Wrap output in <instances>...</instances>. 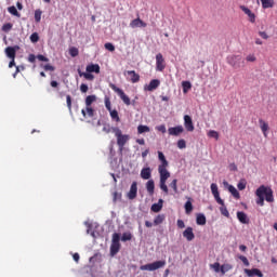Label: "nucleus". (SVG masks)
I'll return each mask as SVG.
<instances>
[{
  "label": "nucleus",
  "instance_id": "1",
  "mask_svg": "<svg viewBox=\"0 0 277 277\" xmlns=\"http://www.w3.org/2000/svg\"><path fill=\"white\" fill-rule=\"evenodd\" d=\"M255 195L258 196L256 205L260 207L265 206V200L266 202H274V190H272V187L261 185L256 189Z\"/></svg>",
  "mask_w": 277,
  "mask_h": 277
},
{
  "label": "nucleus",
  "instance_id": "2",
  "mask_svg": "<svg viewBox=\"0 0 277 277\" xmlns=\"http://www.w3.org/2000/svg\"><path fill=\"white\" fill-rule=\"evenodd\" d=\"M111 131L117 137L118 147L122 150L131 137L128 134H122V130H120V128H111Z\"/></svg>",
  "mask_w": 277,
  "mask_h": 277
},
{
  "label": "nucleus",
  "instance_id": "3",
  "mask_svg": "<svg viewBox=\"0 0 277 277\" xmlns=\"http://www.w3.org/2000/svg\"><path fill=\"white\" fill-rule=\"evenodd\" d=\"M161 267H166V261H156L149 264H145L140 266L141 272H155L157 269H161Z\"/></svg>",
  "mask_w": 277,
  "mask_h": 277
},
{
  "label": "nucleus",
  "instance_id": "4",
  "mask_svg": "<svg viewBox=\"0 0 277 277\" xmlns=\"http://www.w3.org/2000/svg\"><path fill=\"white\" fill-rule=\"evenodd\" d=\"M120 252V234H113V240L110 245V256H116Z\"/></svg>",
  "mask_w": 277,
  "mask_h": 277
},
{
  "label": "nucleus",
  "instance_id": "5",
  "mask_svg": "<svg viewBox=\"0 0 277 277\" xmlns=\"http://www.w3.org/2000/svg\"><path fill=\"white\" fill-rule=\"evenodd\" d=\"M109 88H111L116 94L121 98V101L124 103V105H131V98L128 97L127 93L120 88H118L116 84L110 83Z\"/></svg>",
  "mask_w": 277,
  "mask_h": 277
},
{
  "label": "nucleus",
  "instance_id": "6",
  "mask_svg": "<svg viewBox=\"0 0 277 277\" xmlns=\"http://www.w3.org/2000/svg\"><path fill=\"white\" fill-rule=\"evenodd\" d=\"M156 70H158V72L166 70V58H163V54L161 53L156 55Z\"/></svg>",
  "mask_w": 277,
  "mask_h": 277
},
{
  "label": "nucleus",
  "instance_id": "7",
  "mask_svg": "<svg viewBox=\"0 0 277 277\" xmlns=\"http://www.w3.org/2000/svg\"><path fill=\"white\" fill-rule=\"evenodd\" d=\"M210 189L217 205H224V200L220 197V190L217 189V184L212 183L210 186Z\"/></svg>",
  "mask_w": 277,
  "mask_h": 277
},
{
  "label": "nucleus",
  "instance_id": "8",
  "mask_svg": "<svg viewBox=\"0 0 277 277\" xmlns=\"http://www.w3.org/2000/svg\"><path fill=\"white\" fill-rule=\"evenodd\" d=\"M159 85H161V81L159 79H153L148 84L144 85V90L145 92H155Z\"/></svg>",
  "mask_w": 277,
  "mask_h": 277
},
{
  "label": "nucleus",
  "instance_id": "9",
  "mask_svg": "<svg viewBox=\"0 0 277 277\" xmlns=\"http://www.w3.org/2000/svg\"><path fill=\"white\" fill-rule=\"evenodd\" d=\"M124 77H128V80L131 83H137L140 81V74L135 72V70H127L123 72Z\"/></svg>",
  "mask_w": 277,
  "mask_h": 277
},
{
  "label": "nucleus",
  "instance_id": "10",
  "mask_svg": "<svg viewBox=\"0 0 277 277\" xmlns=\"http://www.w3.org/2000/svg\"><path fill=\"white\" fill-rule=\"evenodd\" d=\"M239 62H241L240 55L227 56V64H229V66H233V68H237V66H239Z\"/></svg>",
  "mask_w": 277,
  "mask_h": 277
},
{
  "label": "nucleus",
  "instance_id": "11",
  "mask_svg": "<svg viewBox=\"0 0 277 277\" xmlns=\"http://www.w3.org/2000/svg\"><path fill=\"white\" fill-rule=\"evenodd\" d=\"M129 200H135L137 198V182L131 184L130 190L128 193Z\"/></svg>",
  "mask_w": 277,
  "mask_h": 277
},
{
  "label": "nucleus",
  "instance_id": "12",
  "mask_svg": "<svg viewBox=\"0 0 277 277\" xmlns=\"http://www.w3.org/2000/svg\"><path fill=\"white\" fill-rule=\"evenodd\" d=\"M151 176L153 169H150V167H145L141 170V179H143V181H150Z\"/></svg>",
  "mask_w": 277,
  "mask_h": 277
},
{
  "label": "nucleus",
  "instance_id": "13",
  "mask_svg": "<svg viewBox=\"0 0 277 277\" xmlns=\"http://www.w3.org/2000/svg\"><path fill=\"white\" fill-rule=\"evenodd\" d=\"M183 238L188 241H194V239H196V235L194 234V228L186 227V229L183 232Z\"/></svg>",
  "mask_w": 277,
  "mask_h": 277
},
{
  "label": "nucleus",
  "instance_id": "14",
  "mask_svg": "<svg viewBox=\"0 0 277 277\" xmlns=\"http://www.w3.org/2000/svg\"><path fill=\"white\" fill-rule=\"evenodd\" d=\"M240 10L247 14L250 23H256V15L252 13L250 9H248L246 5H240Z\"/></svg>",
  "mask_w": 277,
  "mask_h": 277
},
{
  "label": "nucleus",
  "instance_id": "15",
  "mask_svg": "<svg viewBox=\"0 0 277 277\" xmlns=\"http://www.w3.org/2000/svg\"><path fill=\"white\" fill-rule=\"evenodd\" d=\"M184 127L188 132H192L195 129L194 121L192 120V117L189 115L184 116Z\"/></svg>",
  "mask_w": 277,
  "mask_h": 277
},
{
  "label": "nucleus",
  "instance_id": "16",
  "mask_svg": "<svg viewBox=\"0 0 277 277\" xmlns=\"http://www.w3.org/2000/svg\"><path fill=\"white\" fill-rule=\"evenodd\" d=\"M185 129H183V126H176L168 129L169 135H173L175 137H177V135H181V133H183Z\"/></svg>",
  "mask_w": 277,
  "mask_h": 277
},
{
  "label": "nucleus",
  "instance_id": "17",
  "mask_svg": "<svg viewBox=\"0 0 277 277\" xmlns=\"http://www.w3.org/2000/svg\"><path fill=\"white\" fill-rule=\"evenodd\" d=\"M168 167H158V172L160 174V181H168L170 177V172Z\"/></svg>",
  "mask_w": 277,
  "mask_h": 277
},
{
  "label": "nucleus",
  "instance_id": "18",
  "mask_svg": "<svg viewBox=\"0 0 277 277\" xmlns=\"http://www.w3.org/2000/svg\"><path fill=\"white\" fill-rule=\"evenodd\" d=\"M223 185L227 187L228 192L232 194V196L236 198V200H239V198H241V195H239V190H237L235 186L228 185V182H223Z\"/></svg>",
  "mask_w": 277,
  "mask_h": 277
},
{
  "label": "nucleus",
  "instance_id": "19",
  "mask_svg": "<svg viewBox=\"0 0 277 277\" xmlns=\"http://www.w3.org/2000/svg\"><path fill=\"white\" fill-rule=\"evenodd\" d=\"M260 129L264 135V137H267V132L269 131V123L263 119H259Z\"/></svg>",
  "mask_w": 277,
  "mask_h": 277
},
{
  "label": "nucleus",
  "instance_id": "20",
  "mask_svg": "<svg viewBox=\"0 0 277 277\" xmlns=\"http://www.w3.org/2000/svg\"><path fill=\"white\" fill-rule=\"evenodd\" d=\"M245 274H247V276L249 277H254V276L263 277V273L259 268H252V269L245 268Z\"/></svg>",
  "mask_w": 277,
  "mask_h": 277
},
{
  "label": "nucleus",
  "instance_id": "21",
  "mask_svg": "<svg viewBox=\"0 0 277 277\" xmlns=\"http://www.w3.org/2000/svg\"><path fill=\"white\" fill-rule=\"evenodd\" d=\"M237 219L240 222V224H250V219L248 217V214L243 211L237 212Z\"/></svg>",
  "mask_w": 277,
  "mask_h": 277
},
{
  "label": "nucleus",
  "instance_id": "22",
  "mask_svg": "<svg viewBox=\"0 0 277 277\" xmlns=\"http://www.w3.org/2000/svg\"><path fill=\"white\" fill-rule=\"evenodd\" d=\"M4 53L9 60H16V49L14 47L5 48Z\"/></svg>",
  "mask_w": 277,
  "mask_h": 277
},
{
  "label": "nucleus",
  "instance_id": "23",
  "mask_svg": "<svg viewBox=\"0 0 277 277\" xmlns=\"http://www.w3.org/2000/svg\"><path fill=\"white\" fill-rule=\"evenodd\" d=\"M83 118H94V108L92 106H85V109L81 110Z\"/></svg>",
  "mask_w": 277,
  "mask_h": 277
},
{
  "label": "nucleus",
  "instance_id": "24",
  "mask_svg": "<svg viewBox=\"0 0 277 277\" xmlns=\"http://www.w3.org/2000/svg\"><path fill=\"white\" fill-rule=\"evenodd\" d=\"M146 190L149 196L155 194V180H148L146 183Z\"/></svg>",
  "mask_w": 277,
  "mask_h": 277
},
{
  "label": "nucleus",
  "instance_id": "25",
  "mask_svg": "<svg viewBox=\"0 0 277 277\" xmlns=\"http://www.w3.org/2000/svg\"><path fill=\"white\" fill-rule=\"evenodd\" d=\"M130 27H132V29H135V27H146V23L141 18H135L130 23Z\"/></svg>",
  "mask_w": 277,
  "mask_h": 277
},
{
  "label": "nucleus",
  "instance_id": "26",
  "mask_svg": "<svg viewBox=\"0 0 277 277\" xmlns=\"http://www.w3.org/2000/svg\"><path fill=\"white\" fill-rule=\"evenodd\" d=\"M87 72H96V75H98V72H101V66H98V64L88 65Z\"/></svg>",
  "mask_w": 277,
  "mask_h": 277
},
{
  "label": "nucleus",
  "instance_id": "27",
  "mask_svg": "<svg viewBox=\"0 0 277 277\" xmlns=\"http://www.w3.org/2000/svg\"><path fill=\"white\" fill-rule=\"evenodd\" d=\"M161 209H163V199H159L158 203L151 206V211H154V213H159Z\"/></svg>",
  "mask_w": 277,
  "mask_h": 277
},
{
  "label": "nucleus",
  "instance_id": "28",
  "mask_svg": "<svg viewBox=\"0 0 277 277\" xmlns=\"http://www.w3.org/2000/svg\"><path fill=\"white\" fill-rule=\"evenodd\" d=\"M196 224H198V226H205V224H207V216L202 213L197 214Z\"/></svg>",
  "mask_w": 277,
  "mask_h": 277
},
{
  "label": "nucleus",
  "instance_id": "29",
  "mask_svg": "<svg viewBox=\"0 0 277 277\" xmlns=\"http://www.w3.org/2000/svg\"><path fill=\"white\" fill-rule=\"evenodd\" d=\"M158 159L161 161V164L159 167H168V160L166 159V155H163V151H158Z\"/></svg>",
  "mask_w": 277,
  "mask_h": 277
},
{
  "label": "nucleus",
  "instance_id": "30",
  "mask_svg": "<svg viewBox=\"0 0 277 277\" xmlns=\"http://www.w3.org/2000/svg\"><path fill=\"white\" fill-rule=\"evenodd\" d=\"M166 221V214H158L154 220V225L159 226V224H163Z\"/></svg>",
  "mask_w": 277,
  "mask_h": 277
},
{
  "label": "nucleus",
  "instance_id": "31",
  "mask_svg": "<svg viewBox=\"0 0 277 277\" xmlns=\"http://www.w3.org/2000/svg\"><path fill=\"white\" fill-rule=\"evenodd\" d=\"M108 111H109L110 118H111V120H114V122H120V116L118 115V110L111 109Z\"/></svg>",
  "mask_w": 277,
  "mask_h": 277
},
{
  "label": "nucleus",
  "instance_id": "32",
  "mask_svg": "<svg viewBox=\"0 0 277 277\" xmlns=\"http://www.w3.org/2000/svg\"><path fill=\"white\" fill-rule=\"evenodd\" d=\"M262 8L267 10L269 8H274V0H261Z\"/></svg>",
  "mask_w": 277,
  "mask_h": 277
},
{
  "label": "nucleus",
  "instance_id": "33",
  "mask_svg": "<svg viewBox=\"0 0 277 277\" xmlns=\"http://www.w3.org/2000/svg\"><path fill=\"white\" fill-rule=\"evenodd\" d=\"M221 215H224V217H230V213L228 212V209L226 208V205L223 201V205L220 207Z\"/></svg>",
  "mask_w": 277,
  "mask_h": 277
},
{
  "label": "nucleus",
  "instance_id": "34",
  "mask_svg": "<svg viewBox=\"0 0 277 277\" xmlns=\"http://www.w3.org/2000/svg\"><path fill=\"white\" fill-rule=\"evenodd\" d=\"M96 95H89L85 97V107H92V103H95Z\"/></svg>",
  "mask_w": 277,
  "mask_h": 277
},
{
  "label": "nucleus",
  "instance_id": "35",
  "mask_svg": "<svg viewBox=\"0 0 277 277\" xmlns=\"http://www.w3.org/2000/svg\"><path fill=\"white\" fill-rule=\"evenodd\" d=\"M9 14H12V16H16L17 18H21V13H18V10H16V6L12 5L8 8Z\"/></svg>",
  "mask_w": 277,
  "mask_h": 277
},
{
  "label": "nucleus",
  "instance_id": "36",
  "mask_svg": "<svg viewBox=\"0 0 277 277\" xmlns=\"http://www.w3.org/2000/svg\"><path fill=\"white\" fill-rule=\"evenodd\" d=\"M137 133L142 135V133H150V128L148 126H138Z\"/></svg>",
  "mask_w": 277,
  "mask_h": 277
},
{
  "label": "nucleus",
  "instance_id": "37",
  "mask_svg": "<svg viewBox=\"0 0 277 277\" xmlns=\"http://www.w3.org/2000/svg\"><path fill=\"white\" fill-rule=\"evenodd\" d=\"M182 88H183L184 94H187L189 92V90H192V82L183 81L182 82Z\"/></svg>",
  "mask_w": 277,
  "mask_h": 277
},
{
  "label": "nucleus",
  "instance_id": "38",
  "mask_svg": "<svg viewBox=\"0 0 277 277\" xmlns=\"http://www.w3.org/2000/svg\"><path fill=\"white\" fill-rule=\"evenodd\" d=\"M230 269H233V265L232 264H223V265H221V274H222V276H224V274H226V272H230Z\"/></svg>",
  "mask_w": 277,
  "mask_h": 277
},
{
  "label": "nucleus",
  "instance_id": "39",
  "mask_svg": "<svg viewBox=\"0 0 277 277\" xmlns=\"http://www.w3.org/2000/svg\"><path fill=\"white\" fill-rule=\"evenodd\" d=\"M185 212L187 215H189V213H192L194 211V205H192V201H186L185 206Z\"/></svg>",
  "mask_w": 277,
  "mask_h": 277
},
{
  "label": "nucleus",
  "instance_id": "40",
  "mask_svg": "<svg viewBox=\"0 0 277 277\" xmlns=\"http://www.w3.org/2000/svg\"><path fill=\"white\" fill-rule=\"evenodd\" d=\"M246 185H248V182L246 181V179H241L237 184V188L240 192H243V189H246Z\"/></svg>",
  "mask_w": 277,
  "mask_h": 277
},
{
  "label": "nucleus",
  "instance_id": "41",
  "mask_svg": "<svg viewBox=\"0 0 277 277\" xmlns=\"http://www.w3.org/2000/svg\"><path fill=\"white\" fill-rule=\"evenodd\" d=\"M211 269H214L216 274H220L222 272V266L220 265V262H215L213 264H210Z\"/></svg>",
  "mask_w": 277,
  "mask_h": 277
},
{
  "label": "nucleus",
  "instance_id": "42",
  "mask_svg": "<svg viewBox=\"0 0 277 277\" xmlns=\"http://www.w3.org/2000/svg\"><path fill=\"white\" fill-rule=\"evenodd\" d=\"M35 21L36 23H40V21H42V10L37 9L35 11Z\"/></svg>",
  "mask_w": 277,
  "mask_h": 277
},
{
  "label": "nucleus",
  "instance_id": "43",
  "mask_svg": "<svg viewBox=\"0 0 277 277\" xmlns=\"http://www.w3.org/2000/svg\"><path fill=\"white\" fill-rule=\"evenodd\" d=\"M179 181L177 180H173L169 187H171V189H173L174 194H179V186H177Z\"/></svg>",
  "mask_w": 277,
  "mask_h": 277
},
{
  "label": "nucleus",
  "instance_id": "44",
  "mask_svg": "<svg viewBox=\"0 0 277 277\" xmlns=\"http://www.w3.org/2000/svg\"><path fill=\"white\" fill-rule=\"evenodd\" d=\"M12 27H14V25L12 23L3 24L2 31H4V34H8V32L12 31Z\"/></svg>",
  "mask_w": 277,
  "mask_h": 277
},
{
  "label": "nucleus",
  "instance_id": "45",
  "mask_svg": "<svg viewBox=\"0 0 277 277\" xmlns=\"http://www.w3.org/2000/svg\"><path fill=\"white\" fill-rule=\"evenodd\" d=\"M131 239H133V235L130 232L122 234L121 241H131Z\"/></svg>",
  "mask_w": 277,
  "mask_h": 277
},
{
  "label": "nucleus",
  "instance_id": "46",
  "mask_svg": "<svg viewBox=\"0 0 277 277\" xmlns=\"http://www.w3.org/2000/svg\"><path fill=\"white\" fill-rule=\"evenodd\" d=\"M209 137H213L214 140H220V133L215 130H210L208 132Z\"/></svg>",
  "mask_w": 277,
  "mask_h": 277
},
{
  "label": "nucleus",
  "instance_id": "47",
  "mask_svg": "<svg viewBox=\"0 0 277 277\" xmlns=\"http://www.w3.org/2000/svg\"><path fill=\"white\" fill-rule=\"evenodd\" d=\"M104 103L107 111H111V100L109 98V96H105Z\"/></svg>",
  "mask_w": 277,
  "mask_h": 277
},
{
  "label": "nucleus",
  "instance_id": "48",
  "mask_svg": "<svg viewBox=\"0 0 277 277\" xmlns=\"http://www.w3.org/2000/svg\"><path fill=\"white\" fill-rule=\"evenodd\" d=\"M80 77H84V79H87L88 81H94V75H92L91 72H83L80 74Z\"/></svg>",
  "mask_w": 277,
  "mask_h": 277
},
{
  "label": "nucleus",
  "instance_id": "49",
  "mask_svg": "<svg viewBox=\"0 0 277 277\" xmlns=\"http://www.w3.org/2000/svg\"><path fill=\"white\" fill-rule=\"evenodd\" d=\"M40 40V36L38 35V32H32L30 35V42H32L34 44H36V42H38Z\"/></svg>",
  "mask_w": 277,
  "mask_h": 277
},
{
  "label": "nucleus",
  "instance_id": "50",
  "mask_svg": "<svg viewBox=\"0 0 277 277\" xmlns=\"http://www.w3.org/2000/svg\"><path fill=\"white\" fill-rule=\"evenodd\" d=\"M69 55L71 57H77V55H79V49H77L76 47H72L69 49Z\"/></svg>",
  "mask_w": 277,
  "mask_h": 277
},
{
  "label": "nucleus",
  "instance_id": "51",
  "mask_svg": "<svg viewBox=\"0 0 277 277\" xmlns=\"http://www.w3.org/2000/svg\"><path fill=\"white\" fill-rule=\"evenodd\" d=\"M167 181H161L160 180V189L164 192L166 195L169 194L168 185L166 184Z\"/></svg>",
  "mask_w": 277,
  "mask_h": 277
},
{
  "label": "nucleus",
  "instance_id": "52",
  "mask_svg": "<svg viewBox=\"0 0 277 277\" xmlns=\"http://www.w3.org/2000/svg\"><path fill=\"white\" fill-rule=\"evenodd\" d=\"M113 200L114 202H118V200H122V193L115 192L113 194Z\"/></svg>",
  "mask_w": 277,
  "mask_h": 277
},
{
  "label": "nucleus",
  "instance_id": "53",
  "mask_svg": "<svg viewBox=\"0 0 277 277\" xmlns=\"http://www.w3.org/2000/svg\"><path fill=\"white\" fill-rule=\"evenodd\" d=\"M238 259L246 265V267L250 266V261H248V258L246 255H239Z\"/></svg>",
  "mask_w": 277,
  "mask_h": 277
},
{
  "label": "nucleus",
  "instance_id": "54",
  "mask_svg": "<svg viewBox=\"0 0 277 277\" xmlns=\"http://www.w3.org/2000/svg\"><path fill=\"white\" fill-rule=\"evenodd\" d=\"M104 47L106 51H110V53H114V51H116V47H114L113 43L107 42Z\"/></svg>",
  "mask_w": 277,
  "mask_h": 277
},
{
  "label": "nucleus",
  "instance_id": "55",
  "mask_svg": "<svg viewBox=\"0 0 277 277\" xmlns=\"http://www.w3.org/2000/svg\"><path fill=\"white\" fill-rule=\"evenodd\" d=\"M66 101H67V107L69 111H72V97H70V95H67Z\"/></svg>",
  "mask_w": 277,
  "mask_h": 277
},
{
  "label": "nucleus",
  "instance_id": "56",
  "mask_svg": "<svg viewBox=\"0 0 277 277\" xmlns=\"http://www.w3.org/2000/svg\"><path fill=\"white\" fill-rule=\"evenodd\" d=\"M186 147H187V143L185 142V140L177 141V148H186Z\"/></svg>",
  "mask_w": 277,
  "mask_h": 277
},
{
  "label": "nucleus",
  "instance_id": "57",
  "mask_svg": "<svg viewBox=\"0 0 277 277\" xmlns=\"http://www.w3.org/2000/svg\"><path fill=\"white\" fill-rule=\"evenodd\" d=\"M37 60H39V62H49V58L42 54H38Z\"/></svg>",
  "mask_w": 277,
  "mask_h": 277
},
{
  "label": "nucleus",
  "instance_id": "58",
  "mask_svg": "<svg viewBox=\"0 0 277 277\" xmlns=\"http://www.w3.org/2000/svg\"><path fill=\"white\" fill-rule=\"evenodd\" d=\"M156 129L160 132V133H166V124H160L157 126Z\"/></svg>",
  "mask_w": 277,
  "mask_h": 277
},
{
  "label": "nucleus",
  "instance_id": "59",
  "mask_svg": "<svg viewBox=\"0 0 277 277\" xmlns=\"http://www.w3.org/2000/svg\"><path fill=\"white\" fill-rule=\"evenodd\" d=\"M88 90H89L88 84L82 83L80 85V92H82L83 94H85V92H88Z\"/></svg>",
  "mask_w": 277,
  "mask_h": 277
},
{
  "label": "nucleus",
  "instance_id": "60",
  "mask_svg": "<svg viewBox=\"0 0 277 277\" xmlns=\"http://www.w3.org/2000/svg\"><path fill=\"white\" fill-rule=\"evenodd\" d=\"M44 70H47V71H51V72H53V70H55V67L54 66H52L51 64H47V65H44Z\"/></svg>",
  "mask_w": 277,
  "mask_h": 277
},
{
  "label": "nucleus",
  "instance_id": "61",
  "mask_svg": "<svg viewBox=\"0 0 277 277\" xmlns=\"http://www.w3.org/2000/svg\"><path fill=\"white\" fill-rule=\"evenodd\" d=\"M247 62H256V56H254V54H249L247 56Z\"/></svg>",
  "mask_w": 277,
  "mask_h": 277
},
{
  "label": "nucleus",
  "instance_id": "62",
  "mask_svg": "<svg viewBox=\"0 0 277 277\" xmlns=\"http://www.w3.org/2000/svg\"><path fill=\"white\" fill-rule=\"evenodd\" d=\"M28 62H30V64H35L36 63V55L35 54H29L28 55Z\"/></svg>",
  "mask_w": 277,
  "mask_h": 277
},
{
  "label": "nucleus",
  "instance_id": "63",
  "mask_svg": "<svg viewBox=\"0 0 277 277\" xmlns=\"http://www.w3.org/2000/svg\"><path fill=\"white\" fill-rule=\"evenodd\" d=\"M259 36L263 38V40H267L269 36L265 31H259Z\"/></svg>",
  "mask_w": 277,
  "mask_h": 277
},
{
  "label": "nucleus",
  "instance_id": "64",
  "mask_svg": "<svg viewBox=\"0 0 277 277\" xmlns=\"http://www.w3.org/2000/svg\"><path fill=\"white\" fill-rule=\"evenodd\" d=\"M177 228H185V222L183 220H177Z\"/></svg>",
  "mask_w": 277,
  "mask_h": 277
}]
</instances>
